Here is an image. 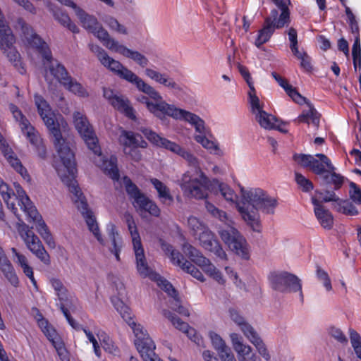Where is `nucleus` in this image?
<instances>
[{"label":"nucleus","mask_w":361,"mask_h":361,"mask_svg":"<svg viewBox=\"0 0 361 361\" xmlns=\"http://www.w3.org/2000/svg\"><path fill=\"white\" fill-rule=\"evenodd\" d=\"M34 98L40 117L54 138V143L56 152L63 163V169H56L58 175L73 194V201L78 210L85 219L89 230L101 244H104V240L100 233L93 212L90 209L86 198L75 180V155L71 149L68 143L62 137L55 114L43 97L35 94Z\"/></svg>","instance_id":"nucleus-1"},{"label":"nucleus","mask_w":361,"mask_h":361,"mask_svg":"<svg viewBox=\"0 0 361 361\" xmlns=\"http://www.w3.org/2000/svg\"><path fill=\"white\" fill-rule=\"evenodd\" d=\"M90 50L94 53L101 63L129 83L135 85L136 88L147 94L154 101L147 97H142L147 109L154 116L163 117L164 114L176 116L177 110L164 101L161 94L152 85L145 82L141 78L134 73L131 70L124 66L121 62L110 57L106 51L97 44H90Z\"/></svg>","instance_id":"nucleus-2"},{"label":"nucleus","mask_w":361,"mask_h":361,"mask_svg":"<svg viewBox=\"0 0 361 361\" xmlns=\"http://www.w3.org/2000/svg\"><path fill=\"white\" fill-rule=\"evenodd\" d=\"M15 28L20 32L23 41L30 47L35 49L43 59L49 63L47 66L51 75L63 86L71 76L63 64L52 59L51 51L48 44L23 18H18L16 20Z\"/></svg>","instance_id":"nucleus-3"},{"label":"nucleus","mask_w":361,"mask_h":361,"mask_svg":"<svg viewBox=\"0 0 361 361\" xmlns=\"http://www.w3.org/2000/svg\"><path fill=\"white\" fill-rule=\"evenodd\" d=\"M73 123L88 149L97 157L98 160L94 161L96 164L111 179L118 180L120 174L117 166V158L112 155L109 159H106L102 156L97 137L86 116L79 111L74 112Z\"/></svg>","instance_id":"nucleus-4"},{"label":"nucleus","mask_w":361,"mask_h":361,"mask_svg":"<svg viewBox=\"0 0 361 361\" xmlns=\"http://www.w3.org/2000/svg\"><path fill=\"white\" fill-rule=\"evenodd\" d=\"M277 199L269 196L259 188L250 189V229L261 236L262 225L259 210L267 214H274L278 206Z\"/></svg>","instance_id":"nucleus-5"},{"label":"nucleus","mask_w":361,"mask_h":361,"mask_svg":"<svg viewBox=\"0 0 361 361\" xmlns=\"http://www.w3.org/2000/svg\"><path fill=\"white\" fill-rule=\"evenodd\" d=\"M277 8L272 9L269 16L264 20L263 27L259 30L255 44L258 48L268 42L276 29H281L288 27L290 23V11L283 0H271Z\"/></svg>","instance_id":"nucleus-6"},{"label":"nucleus","mask_w":361,"mask_h":361,"mask_svg":"<svg viewBox=\"0 0 361 361\" xmlns=\"http://www.w3.org/2000/svg\"><path fill=\"white\" fill-rule=\"evenodd\" d=\"M169 105L173 106L175 109L177 110L176 116H173L169 114H164L163 117L155 116L156 118L164 121L166 119V116L171 117L176 120H183L188 122L192 126L195 127V130L200 133L201 135H196L195 137V140L200 143L204 148L216 151L218 149V147L215 145V143L212 141L208 140L203 134L205 133V126L204 121L197 115L188 111L184 109H181L176 107L173 104H170L167 103Z\"/></svg>","instance_id":"nucleus-7"},{"label":"nucleus","mask_w":361,"mask_h":361,"mask_svg":"<svg viewBox=\"0 0 361 361\" xmlns=\"http://www.w3.org/2000/svg\"><path fill=\"white\" fill-rule=\"evenodd\" d=\"M140 131L154 145L164 148L184 159L190 166L197 167L198 161L197 158L189 151L181 147L177 143L165 137H161L157 133L147 128H140Z\"/></svg>","instance_id":"nucleus-8"},{"label":"nucleus","mask_w":361,"mask_h":361,"mask_svg":"<svg viewBox=\"0 0 361 361\" xmlns=\"http://www.w3.org/2000/svg\"><path fill=\"white\" fill-rule=\"evenodd\" d=\"M271 288L277 292L290 293L300 292L301 300H303L301 280L295 275L287 271H273L268 277Z\"/></svg>","instance_id":"nucleus-9"},{"label":"nucleus","mask_w":361,"mask_h":361,"mask_svg":"<svg viewBox=\"0 0 361 361\" xmlns=\"http://www.w3.org/2000/svg\"><path fill=\"white\" fill-rule=\"evenodd\" d=\"M200 179L185 173L179 180V185L185 195L195 199H205L208 195V178L201 173Z\"/></svg>","instance_id":"nucleus-10"},{"label":"nucleus","mask_w":361,"mask_h":361,"mask_svg":"<svg viewBox=\"0 0 361 361\" xmlns=\"http://www.w3.org/2000/svg\"><path fill=\"white\" fill-rule=\"evenodd\" d=\"M293 160L300 166L307 168L317 175H324L327 169L335 171L330 159L324 154L314 156L305 154H295Z\"/></svg>","instance_id":"nucleus-11"},{"label":"nucleus","mask_w":361,"mask_h":361,"mask_svg":"<svg viewBox=\"0 0 361 361\" xmlns=\"http://www.w3.org/2000/svg\"><path fill=\"white\" fill-rule=\"evenodd\" d=\"M183 251L192 262L199 266L207 274L219 283H224V281L221 272L210 262L209 259L203 256L199 250L185 243L183 245Z\"/></svg>","instance_id":"nucleus-12"},{"label":"nucleus","mask_w":361,"mask_h":361,"mask_svg":"<svg viewBox=\"0 0 361 361\" xmlns=\"http://www.w3.org/2000/svg\"><path fill=\"white\" fill-rule=\"evenodd\" d=\"M19 233L27 249L43 264L49 265L51 263L50 256L39 238L32 231V228L23 225L19 230Z\"/></svg>","instance_id":"nucleus-13"},{"label":"nucleus","mask_w":361,"mask_h":361,"mask_svg":"<svg viewBox=\"0 0 361 361\" xmlns=\"http://www.w3.org/2000/svg\"><path fill=\"white\" fill-rule=\"evenodd\" d=\"M131 329L135 337V345L142 360L150 361L151 358L156 357V345L147 330L140 324Z\"/></svg>","instance_id":"nucleus-14"},{"label":"nucleus","mask_w":361,"mask_h":361,"mask_svg":"<svg viewBox=\"0 0 361 361\" xmlns=\"http://www.w3.org/2000/svg\"><path fill=\"white\" fill-rule=\"evenodd\" d=\"M222 240L228 247L243 258H247L246 240L233 226L226 224L219 231Z\"/></svg>","instance_id":"nucleus-15"},{"label":"nucleus","mask_w":361,"mask_h":361,"mask_svg":"<svg viewBox=\"0 0 361 361\" xmlns=\"http://www.w3.org/2000/svg\"><path fill=\"white\" fill-rule=\"evenodd\" d=\"M219 188L221 195L227 201L235 204L243 219L247 221L248 220V197L246 196L245 193L242 190V196L239 198L228 185L221 183Z\"/></svg>","instance_id":"nucleus-16"},{"label":"nucleus","mask_w":361,"mask_h":361,"mask_svg":"<svg viewBox=\"0 0 361 361\" xmlns=\"http://www.w3.org/2000/svg\"><path fill=\"white\" fill-rule=\"evenodd\" d=\"M13 186L15 192L14 194H11V196L16 197L20 209L28 218L36 220L38 217V212L30 197L19 183H14Z\"/></svg>","instance_id":"nucleus-17"},{"label":"nucleus","mask_w":361,"mask_h":361,"mask_svg":"<svg viewBox=\"0 0 361 361\" xmlns=\"http://www.w3.org/2000/svg\"><path fill=\"white\" fill-rule=\"evenodd\" d=\"M108 49L111 51L118 53L128 59H132L141 68H145L149 63V60L145 55L137 51L128 49L126 46L121 44L115 39L114 41H111V44L109 47Z\"/></svg>","instance_id":"nucleus-18"},{"label":"nucleus","mask_w":361,"mask_h":361,"mask_svg":"<svg viewBox=\"0 0 361 361\" xmlns=\"http://www.w3.org/2000/svg\"><path fill=\"white\" fill-rule=\"evenodd\" d=\"M108 49L111 51L118 53L128 59H132L141 68H145L149 63V60L145 55L137 51L128 49L126 46L121 44L115 39L114 41H111V44L109 47Z\"/></svg>","instance_id":"nucleus-19"},{"label":"nucleus","mask_w":361,"mask_h":361,"mask_svg":"<svg viewBox=\"0 0 361 361\" xmlns=\"http://www.w3.org/2000/svg\"><path fill=\"white\" fill-rule=\"evenodd\" d=\"M145 74L155 82L161 85L169 90L176 92H179L183 90L180 85L176 82L173 78L166 73H161L154 69L146 68L145 70Z\"/></svg>","instance_id":"nucleus-20"},{"label":"nucleus","mask_w":361,"mask_h":361,"mask_svg":"<svg viewBox=\"0 0 361 361\" xmlns=\"http://www.w3.org/2000/svg\"><path fill=\"white\" fill-rule=\"evenodd\" d=\"M133 250L139 274L143 278L157 279V274L148 266L142 245L133 247Z\"/></svg>","instance_id":"nucleus-21"},{"label":"nucleus","mask_w":361,"mask_h":361,"mask_svg":"<svg viewBox=\"0 0 361 361\" xmlns=\"http://www.w3.org/2000/svg\"><path fill=\"white\" fill-rule=\"evenodd\" d=\"M163 314L177 329L185 333L192 341L198 345L200 344V338L196 334L195 330L191 328L188 323L183 322L178 317L169 310H164Z\"/></svg>","instance_id":"nucleus-22"},{"label":"nucleus","mask_w":361,"mask_h":361,"mask_svg":"<svg viewBox=\"0 0 361 361\" xmlns=\"http://www.w3.org/2000/svg\"><path fill=\"white\" fill-rule=\"evenodd\" d=\"M312 203L314 205V212L321 226L325 229H331L334 224V218L331 213L322 204L317 198L312 197Z\"/></svg>","instance_id":"nucleus-23"},{"label":"nucleus","mask_w":361,"mask_h":361,"mask_svg":"<svg viewBox=\"0 0 361 361\" xmlns=\"http://www.w3.org/2000/svg\"><path fill=\"white\" fill-rule=\"evenodd\" d=\"M1 150L11 166L16 172L20 173L25 180H29L30 176L27 169L23 166L21 161L13 152L11 148H10L8 145L2 144L1 146Z\"/></svg>","instance_id":"nucleus-24"},{"label":"nucleus","mask_w":361,"mask_h":361,"mask_svg":"<svg viewBox=\"0 0 361 361\" xmlns=\"http://www.w3.org/2000/svg\"><path fill=\"white\" fill-rule=\"evenodd\" d=\"M0 270L7 281L14 287L19 286V279L11 261L0 247Z\"/></svg>","instance_id":"nucleus-25"},{"label":"nucleus","mask_w":361,"mask_h":361,"mask_svg":"<svg viewBox=\"0 0 361 361\" xmlns=\"http://www.w3.org/2000/svg\"><path fill=\"white\" fill-rule=\"evenodd\" d=\"M120 144L123 146V150L134 147L146 148L147 142L144 140L141 135L135 134L133 131L123 130L118 138Z\"/></svg>","instance_id":"nucleus-26"},{"label":"nucleus","mask_w":361,"mask_h":361,"mask_svg":"<svg viewBox=\"0 0 361 361\" xmlns=\"http://www.w3.org/2000/svg\"><path fill=\"white\" fill-rule=\"evenodd\" d=\"M210 338L214 348L217 350L222 361H235L234 355L231 353L221 337L216 333H210Z\"/></svg>","instance_id":"nucleus-27"},{"label":"nucleus","mask_w":361,"mask_h":361,"mask_svg":"<svg viewBox=\"0 0 361 361\" xmlns=\"http://www.w3.org/2000/svg\"><path fill=\"white\" fill-rule=\"evenodd\" d=\"M23 133L27 137L29 140L31 145L37 148L39 152V154L42 157H45L46 150L44 147L42 145V138L39 135L38 132L35 130V128L30 125H27V126H24L23 128L21 129Z\"/></svg>","instance_id":"nucleus-28"},{"label":"nucleus","mask_w":361,"mask_h":361,"mask_svg":"<svg viewBox=\"0 0 361 361\" xmlns=\"http://www.w3.org/2000/svg\"><path fill=\"white\" fill-rule=\"evenodd\" d=\"M15 42L16 39L13 36V42H12L11 44L2 45L0 43V47L4 51V54H6L8 60L13 64L18 72L20 74H24L25 73V68L21 63L20 54L18 51L13 47Z\"/></svg>","instance_id":"nucleus-29"},{"label":"nucleus","mask_w":361,"mask_h":361,"mask_svg":"<svg viewBox=\"0 0 361 361\" xmlns=\"http://www.w3.org/2000/svg\"><path fill=\"white\" fill-rule=\"evenodd\" d=\"M250 343L255 346L258 354L266 361H269L271 359V355L264 342L259 333L251 326H250Z\"/></svg>","instance_id":"nucleus-30"},{"label":"nucleus","mask_w":361,"mask_h":361,"mask_svg":"<svg viewBox=\"0 0 361 361\" xmlns=\"http://www.w3.org/2000/svg\"><path fill=\"white\" fill-rule=\"evenodd\" d=\"M37 319L39 328L53 345H56V342L61 341L56 331L49 325L48 321L43 317L42 314H37Z\"/></svg>","instance_id":"nucleus-31"},{"label":"nucleus","mask_w":361,"mask_h":361,"mask_svg":"<svg viewBox=\"0 0 361 361\" xmlns=\"http://www.w3.org/2000/svg\"><path fill=\"white\" fill-rule=\"evenodd\" d=\"M111 301L116 311L131 328L137 324L131 317L130 308L118 297H111Z\"/></svg>","instance_id":"nucleus-32"},{"label":"nucleus","mask_w":361,"mask_h":361,"mask_svg":"<svg viewBox=\"0 0 361 361\" xmlns=\"http://www.w3.org/2000/svg\"><path fill=\"white\" fill-rule=\"evenodd\" d=\"M114 109L123 113L127 117L132 120L135 119L134 109L130 105L129 100L122 95H117L110 103Z\"/></svg>","instance_id":"nucleus-33"},{"label":"nucleus","mask_w":361,"mask_h":361,"mask_svg":"<svg viewBox=\"0 0 361 361\" xmlns=\"http://www.w3.org/2000/svg\"><path fill=\"white\" fill-rule=\"evenodd\" d=\"M150 182L157 191L161 202L168 206L171 205L173 202V197L170 193L169 188L157 178H152Z\"/></svg>","instance_id":"nucleus-34"},{"label":"nucleus","mask_w":361,"mask_h":361,"mask_svg":"<svg viewBox=\"0 0 361 361\" xmlns=\"http://www.w3.org/2000/svg\"><path fill=\"white\" fill-rule=\"evenodd\" d=\"M53 16L54 19L62 26L68 28L73 33L79 32V28L73 22H72L71 19L66 12L57 8L53 10Z\"/></svg>","instance_id":"nucleus-35"},{"label":"nucleus","mask_w":361,"mask_h":361,"mask_svg":"<svg viewBox=\"0 0 361 361\" xmlns=\"http://www.w3.org/2000/svg\"><path fill=\"white\" fill-rule=\"evenodd\" d=\"M108 230V234L109 237L110 238L112 247L111 248V252L113 253L116 259L119 261L120 260V255L119 253L121 252V238L118 233V232L116 230V227L114 225L111 224L108 226L107 228Z\"/></svg>","instance_id":"nucleus-36"},{"label":"nucleus","mask_w":361,"mask_h":361,"mask_svg":"<svg viewBox=\"0 0 361 361\" xmlns=\"http://www.w3.org/2000/svg\"><path fill=\"white\" fill-rule=\"evenodd\" d=\"M307 104V109H305L302 114L298 116V119L300 122L310 123V122L318 128L319 125V114L316 109L310 104Z\"/></svg>","instance_id":"nucleus-37"},{"label":"nucleus","mask_w":361,"mask_h":361,"mask_svg":"<svg viewBox=\"0 0 361 361\" xmlns=\"http://www.w3.org/2000/svg\"><path fill=\"white\" fill-rule=\"evenodd\" d=\"M11 194H14V191L0 178V195L6 203L8 208L19 219L18 208L13 202H9L11 198Z\"/></svg>","instance_id":"nucleus-38"},{"label":"nucleus","mask_w":361,"mask_h":361,"mask_svg":"<svg viewBox=\"0 0 361 361\" xmlns=\"http://www.w3.org/2000/svg\"><path fill=\"white\" fill-rule=\"evenodd\" d=\"M334 209L339 213L349 216H356L359 213L357 208L348 200L341 199L338 203L334 204Z\"/></svg>","instance_id":"nucleus-39"},{"label":"nucleus","mask_w":361,"mask_h":361,"mask_svg":"<svg viewBox=\"0 0 361 361\" xmlns=\"http://www.w3.org/2000/svg\"><path fill=\"white\" fill-rule=\"evenodd\" d=\"M63 87L69 92L80 97L85 98L89 96L87 90L82 85V84L78 82L72 77H71V78L66 82Z\"/></svg>","instance_id":"nucleus-40"},{"label":"nucleus","mask_w":361,"mask_h":361,"mask_svg":"<svg viewBox=\"0 0 361 361\" xmlns=\"http://www.w3.org/2000/svg\"><path fill=\"white\" fill-rule=\"evenodd\" d=\"M324 181L326 184H333L334 190H337L341 188L344 181V177L339 173H336L334 171L327 169L326 173L322 176Z\"/></svg>","instance_id":"nucleus-41"},{"label":"nucleus","mask_w":361,"mask_h":361,"mask_svg":"<svg viewBox=\"0 0 361 361\" xmlns=\"http://www.w3.org/2000/svg\"><path fill=\"white\" fill-rule=\"evenodd\" d=\"M250 106L252 113L256 117L261 112H263L264 103L261 102L259 97L255 94V90L250 83Z\"/></svg>","instance_id":"nucleus-42"},{"label":"nucleus","mask_w":361,"mask_h":361,"mask_svg":"<svg viewBox=\"0 0 361 361\" xmlns=\"http://www.w3.org/2000/svg\"><path fill=\"white\" fill-rule=\"evenodd\" d=\"M200 241V245L205 250L212 249L214 243L217 240L214 238L212 232L207 228L204 231H202L197 238H195Z\"/></svg>","instance_id":"nucleus-43"},{"label":"nucleus","mask_w":361,"mask_h":361,"mask_svg":"<svg viewBox=\"0 0 361 361\" xmlns=\"http://www.w3.org/2000/svg\"><path fill=\"white\" fill-rule=\"evenodd\" d=\"M255 120L261 127L268 130H272L276 122L279 123V120L275 116L267 113L265 111L257 116Z\"/></svg>","instance_id":"nucleus-44"},{"label":"nucleus","mask_w":361,"mask_h":361,"mask_svg":"<svg viewBox=\"0 0 361 361\" xmlns=\"http://www.w3.org/2000/svg\"><path fill=\"white\" fill-rule=\"evenodd\" d=\"M50 282L58 296L60 303H63L66 305V302L68 301L67 289L63 286L61 281L59 279L54 278L50 280Z\"/></svg>","instance_id":"nucleus-45"},{"label":"nucleus","mask_w":361,"mask_h":361,"mask_svg":"<svg viewBox=\"0 0 361 361\" xmlns=\"http://www.w3.org/2000/svg\"><path fill=\"white\" fill-rule=\"evenodd\" d=\"M188 226L190 229V233L194 238H197V235L208 228L198 218L193 216L188 219Z\"/></svg>","instance_id":"nucleus-46"},{"label":"nucleus","mask_w":361,"mask_h":361,"mask_svg":"<svg viewBox=\"0 0 361 361\" xmlns=\"http://www.w3.org/2000/svg\"><path fill=\"white\" fill-rule=\"evenodd\" d=\"M177 266L180 267L181 269L190 274L192 276L200 281H204V277L202 272L185 258L184 260H181L180 264H178Z\"/></svg>","instance_id":"nucleus-47"},{"label":"nucleus","mask_w":361,"mask_h":361,"mask_svg":"<svg viewBox=\"0 0 361 361\" xmlns=\"http://www.w3.org/2000/svg\"><path fill=\"white\" fill-rule=\"evenodd\" d=\"M232 344L233 346V348L237 352L238 355L241 357V358H239L240 361H246V358L245 357V350L246 346L243 344V338L242 337L238 335V334L233 333L230 335Z\"/></svg>","instance_id":"nucleus-48"},{"label":"nucleus","mask_w":361,"mask_h":361,"mask_svg":"<svg viewBox=\"0 0 361 361\" xmlns=\"http://www.w3.org/2000/svg\"><path fill=\"white\" fill-rule=\"evenodd\" d=\"M316 194L319 197V200L323 203L331 202V207L334 209V205L335 203H338L341 199L335 193L334 190H326L324 191H316Z\"/></svg>","instance_id":"nucleus-49"},{"label":"nucleus","mask_w":361,"mask_h":361,"mask_svg":"<svg viewBox=\"0 0 361 361\" xmlns=\"http://www.w3.org/2000/svg\"><path fill=\"white\" fill-rule=\"evenodd\" d=\"M126 223L128 225V228L129 230V232L130 233L133 247L142 245L141 243V239L139 235V233L137 231L135 223L133 219V216L130 215L126 216Z\"/></svg>","instance_id":"nucleus-50"},{"label":"nucleus","mask_w":361,"mask_h":361,"mask_svg":"<svg viewBox=\"0 0 361 361\" xmlns=\"http://www.w3.org/2000/svg\"><path fill=\"white\" fill-rule=\"evenodd\" d=\"M126 191L131 201L135 200L136 197L140 196L142 192L137 186L132 182L130 178L125 176L123 180Z\"/></svg>","instance_id":"nucleus-51"},{"label":"nucleus","mask_w":361,"mask_h":361,"mask_svg":"<svg viewBox=\"0 0 361 361\" xmlns=\"http://www.w3.org/2000/svg\"><path fill=\"white\" fill-rule=\"evenodd\" d=\"M161 248L164 250L167 254H170V258L173 264L178 265L180 264L181 260H184L183 255L180 253L178 251H176L173 249V247L167 243H162Z\"/></svg>","instance_id":"nucleus-52"},{"label":"nucleus","mask_w":361,"mask_h":361,"mask_svg":"<svg viewBox=\"0 0 361 361\" xmlns=\"http://www.w3.org/2000/svg\"><path fill=\"white\" fill-rule=\"evenodd\" d=\"M9 109L16 121L19 122L21 129L23 128L25 126H27L30 123L17 106L13 104H10Z\"/></svg>","instance_id":"nucleus-53"},{"label":"nucleus","mask_w":361,"mask_h":361,"mask_svg":"<svg viewBox=\"0 0 361 361\" xmlns=\"http://www.w3.org/2000/svg\"><path fill=\"white\" fill-rule=\"evenodd\" d=\"M350 339L355 354L361 360V337L360 334L354 329H350Z\"/></svg>","instance_id":"nucleus-54"},{"label":"nucleus","mask_w":361,"mask_h":361,"mask_svg":"<svg viewBox=\"0 0 361 361\" xmlns=\"http://www.w3.org/2000/svg\"><path fill=\"white\" fill-rule=\"evenodd\" d=\"M295 57L300 61V67L305 71H311L312 66L311 65V59L308 54L303 50L298 51V54H293Z\"/></svg>","instance_id":"nucleus-55"},{"label":"nucleus","mask_w":361,"mask_h":361,"mask_svg":"<svg viewBox=\"0 0 361 361\" xmlns=\"http://www.w3.org/2000/svg\"><path fill=\"white\" fill-rule=\"evenodd\" d=\"M152 279L157 281L158 286L166 293H167L169 296H177V291L173 287L172 284L169 283L167 280L161 278L158 274L157 279Z\"/></svg>","instance_id":"nucleus-56"},{"label":"nucleus","mask_w":361,"mask_h":361,"mask_svg":"<svg viewBox=\"0 0 361 361\" xmlns=\"http://www.w3.org/2000/svg\"><path fill=\"white\" fill-rule=\"evenodd\" d=\"M230 317L231 319L240 326L244 334L247 336V331H248V326L244 320V318L239 314V312L233 309L229 310Z\"/></svg>","instance_id":"nucleus-57"},{"label":"nucleus","mask_w":361,"mask_h":361,"mask_svg":"<svg viewBox=\"0 0 361 361\" xmlns=\"http://www.w3.org/2000/svg\"><path fill=\"white\" fill-rule=\"evenodd\" d=\"M287 34L288 36V40L290 42V49L291 50L292 54L295 52V54H298V51H299V43L298 40L297 30L294 27H290L287 31Z\"/></svg>","instance_id":"nucleus-58"},{"label":"nucleus","mask_w":361,"mask_h":361,"mask_svg":"<svg viewBox=\"0 0 361 361\" xmlns=\"http://www.w3.org/2000/svg\"><path fill=\"white\" fill-rule=\"evenodd\" d=\"M295 181L300 187L302 188V191L309 192L314 188L312 183L307 178H306L303 175L298 172L295 173Z\"/></svg>","instance_id":"nucleus-59"},{"label":"nucleus","mask_w":361,"mask_h":361,"mask_svg":"<svg viewBox=\"0 0 361 361\" xmlns=\"http://www.w3.org/2000/svg\"><path fill=\"white\" fill-rule=\"evenodd\" d=\"M205 207L212 216L218 217L220 221H226L228 220V216L225 212L219 210L208 201H205Z\"/></svg>","instance_id":"nucleus-60"},{"label":"nucleus","mask_w":361,"mask_h":361,"mask_svg":"<svg viewBox=\"0 0 361 361\" xmlns=\"http://www.w3.org/2000/svg\"><path fill=\"white\" fill-rule=\"evenodd\" d=\"M349 196L357 204H361V189L353 182L350 183Z\"/></svg>","instance_id":"nucleus-61"},{"label":"nucleus","mask_w":361,"mask_h":361,"mask_svg":"<svg viewBox=\"0 0 361 361\" xmlns=\"http://www.w3.org/2000/svg\"><path fill=\"white\" fill-rule=\"evenodd\" d=\"M150 200L144 193L140 196L136 197L135 200L132 201V204L134 207L140 212L144 209L145 206H147V202Z\"/></svg>","instance_id":"nucleus-62"},{"label":"nucleus","mask_w":361,"mask_h":361,"mask_svg":"<svg viewBox=\"0 0 361 361\" xmlns=\"http://www.w3.org/2000/svg\"><path fill=\"white\" fill-rule=\"evenodd\" d=\"M317 276L320 281H322L324 283V287L326 290L329 291L331 290L332 286L331 283V280L328 276V274L321 268L318 267L317 269Z\"/></svg>","instance_id":"nucleus-63"},{"label":"nucleus","mask_w":361,"mask_h":361,"mask_svg":"<svg viewBox=\"0 0 361 361\" xmlns=\"http://www.w3.org/2000/svg\"><path fill=\"white\" fill-rule=\"evenodd\" d=\"M61 361H69V355L62 340L54 345Z\"/></svg>","instance_id":"nucleus-64"}]
</instances>
